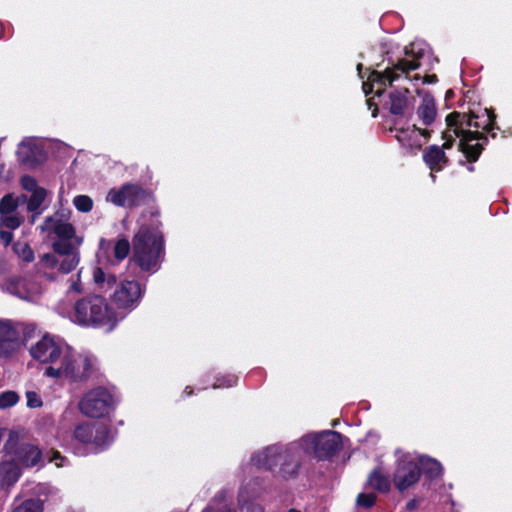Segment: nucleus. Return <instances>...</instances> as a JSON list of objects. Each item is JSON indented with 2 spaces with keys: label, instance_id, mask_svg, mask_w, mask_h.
<instances>
[{
  "label": "nucleus",
  "instance_id": "nucleus-6",
  "mask_svg": "<svg viewBox=\"0 0 512 512\" xmlns=\"http://www.w3.org/2000/svg\"><path fill=\"white\" fill-rule=\"evenodd\" d=\"M406 54H411L412 58L399 61L394 68H387L383 73L375 70L371 71L367 80L363 82L362 87L365 95L374 93L375 96L380 97L386 87L398 78L397 71L405 73L420 67L418 58L423 56L422 48L412 44L410 49L406 51Z\"/></svg>",
  "mask_w": 512,
  "mask_h": 512
},
{
  "label": "nucleus",
  "instance_id": "nucleus-28",
  "mask_svg": "<svg viewBox=\"0 0 512 512\" xmlns=\"http://www.w3.org/2000/svg\"><path fill=\"white\" fill-rule=\"evenodd\" d=\"M418 460L419 467L422 468L429 477L435 478L442 473V466L437 460L426 456H418Z\"/></svg>",
  "mask_w": 512,
  "mask_h": 512
},
{
  "label": "nucleus",
  "instance_id": "nucleus-35",
  "mask_svg": "<svg viewBox=\"0 0 512 512\" xmlns=\"http://www.w3.org/2000/svg\"><path fill=\"white\" fill-rule=\"evenodd\" d=\"M19 401V395L15 391H5L0 394V408L7 409L15 406Z\"/></svg>",
  "mask_w": 512,
  "mask_h": 512
},
{
  "label": "nucleus",
  "instance_id": "nucleus-33",
  "mask_svg": "<svg viewBox=\"0 0 512 512\" xmlns=\"http://www.w3.org/2000/svg\"><path fill=\"white\" fill-rule=\"evenodd\" d=\"M73 204L78 211L83 213H88L93 208V200L87 195H78L74 197Z\"/></svg>",
  "mask_w": 512,
  "mask_h": 512
},
{
  "label": "nucleus",
  "instance_id": "nucleus-4",
  "mask_svg": "<svg viewBox=\"0 0 512 512\" xmlns=\"http://www.w3.org/2000/svg\"><path fill=\"white\" fill-rule=\"evenodd\" d=\"M61 313L73 323L81 326L112 331L121 321L120 315L115 312L102 296L85 297L78 300L71 312Z\"/></svg>",
  "mask_w": 512,
  "mask_h": 512
},
{
  "label": "nucleus",
  "instance_id": "nucleus-3",
  "mask_svg": "<svg viewBox=\"0 0 512 512\" xmlns=\"http://www.w3.org/2000/svg\"><path fill=\"white\" fill-rule=\"evenodd\" d=\"M93 280L100 289H109L115 284L110 301L112 309L122 316L121 321L141 304L146 293V286L140 281L125 278L116 283L113 274H107L99 267L93 270Z\"/></svg>",
  "mask_w": 512,
  "mask_h": 512
},
{
  "label": "nucleus",
  "instance_id": "nucleus-43",
  "mask_svg": "<svg viewBox=\"0 0 512 512\" xmlns=\"http://www.w3.org/2000/svg\"><path fill=\"white\" fill-rule=\"evenodd\" d=\"M69 291H73L77 294L83 292V287L79 279V274L77 275V278L75 280H71V284L69 286Z\"/></svg>",
  "mask_w": 512,
  "mask_h": 512
},
{
  "label": "nucleus",
  "instance_id": "nucleus-50",
  "mask_svg": "<svg viewBox=\"0 0 512 512\" xmlns=\"http://www.w3.org/2000/svg\"><path fill=\"white\" fill-rule=\"evenodd\" d=\"M433 78H435V75H432V78H430L429 82H433Z\"/></svg>",
  "mask_w": 512,
  "mask_h": 512
},
{
  "label": "nucleus",
  "instance_id": "nucleus-12",
  "mask_svg": "<svg viewBox=\"0 0 512 512\" xmlns=\"http://www.w3.org/2000/svg\"><path fill=\"white\" fill-rule=\"evenodd\" d=\"M18 160L29 168H35L47 159L45 141L40 138L27 137L23 139L17 148Z\"/></svg>",
  "mask_w": 512,
  "mask_h": 512
},
{
  "label": "nucleus",
  "instance_id": "nucleus-52",
  "mask_svg": "<svg viewBox=\"0 0 512 512\" xmlns=\"http://www.w3.org/2000/svg\"><path fill=\"white\" fill-rule=\"evenodd\" d=\"M433 78H435V75H432V78H430L429 82H433Z\"/></svg>",
  "mask_w": 512,
  "mask_h": 512
},
{
  "label": "nucleus",
  "instance_id": "nucleus-36",
  "mask_svg": "<svg viewBox=\"0 0 512 512\" xmlns=\"http://www.w3.org/2000/svg\"><path fill=\"white\" fill-rule=\"evenodd\" d=\"M53 250L58 255V257L67 256L69 253H79L71 246V244L63 241L54 242Z\"/></svg>",
  "mask_w": 512,
  "mask_h": 512
},
{
  "label": "nucleus",
  "instance_id": "nucleus-40",
  "mask_svg": "<svg viewBox=\"0 0 512 512\" xmlns=\"http://www.w3.org/2000/svg\"><path fill=\"white\" fill-rule=\"evenodd\" d=\"M222 499V496H219ZM218 496L215 498L214 503L211 504L207 509L203 512H232V510L227 506L226 503L217 504Z\"/></svg>",
  "mask_w": 512,
  "mask_h": 512
},
{
  "label": "nucleus",
  "instance_id": "nucleus-20",
  "mask_svg": "<svg viewBox=\"0 0 512 512\" xmlns=\"http://www.w3.org/2000/svg\"><path fill=\"white\" fill-rule=\"evenodd\" d=\"M436 116L437 110L435 100L431 95L425 94L416 110V119L414 123H418V125L423 128H432L436 121Z\"/></svg>",
  "mask_w": 512,
  "mask_h": 512
},
{
  "label": "nucleus",
  "instance_id": "nucleus-39",
  "mask_svg": "<svg viewBox=\"0 0 512 512\" xmlns=\"http://www.w3.org/2000/svg\"><path fill=\"white\" fill-rule=\"evenodd\" d=\"M26 400L29 408H39L43 404L41 397L34 391L26 392Z\"/></svg>",
  "mask_w": 512,
  "mask_h": 512
},
{
  "label": "nucleus",
  "instance_id": "nucleus-49",
  "mask_svg": "<svg viewBox=\"0 0 512 512\" xmlns=\"http://www.w3.org/2000/svg\"><path fill=\"white\" fill-rule=\"evenodd\" d=\"M288 512H300V511L296 510V509H290Z\"/></svg>",
  "mask_w": 512,
  "mask_h": 512
},
{
  "label": "nucleus",
  "instance_id": "nucleus-18",
  "mask_svg": "<svg viewBox=\"0 0 512 512\" xmlns=\"http://www.w3.org/2000/svg\"><path fill=\"white\" fill-rule=\"evenodd\" d=\"M283 449L284 445L268 446L256 452L251 458V463L257 468L274 471L279 468Z\"/></svg>",
  "mask_w": 512,
  "mask_h": 512
},
{
  "label": "nucleus",
  "instance_id": "nucleus-9",
  "mask_svg": "<svg viewBox=\"0 0 512 512\" xmlns=\"http://www.w3.org/2000/svg\"><path fill=\"white\" fill-rule=\"evenodd\" d=\"M73 439L90 452L108 446L113 441L109 428L102 423L83 422L75 426Z\"/></svg>",
  "mask_w": 512,
  "mask_h": 512
},
{
  "label": "nucleus",
  "instance_id": "nucleus-14",
  "mask_svg": "<svg viewBox=\"0 0 512 512\" xmlns=\"http://www.w3.org/2000/svg\"><path fill=\"white\" fill-rule=\"evenodd\" d=\"M23 345L17 326L8 319H0V358H7Z\"/></svg>",
  "mask_w": 512,
  "mask_h": 512
},
{
  "label": "nucleus",
  "instance_id": "nucleus-2",
  "mask_svg": "<svg viewBox=\"0 0 512 512\" xmlns=\"http://www.w3.org/2000/svg\"><path fill=\"white\" fill-rule=\"evenodd\" d=\"M495 116L488 110L484 109L480 114H460L451 113L446 117L447 129L443 132L444 147H452L456 138H459V150L463 152L470 161H476L481 153L482 144L479 143L483 139V132L465 131L462 128L463 123L468 127L489 131L493 127Z\"/></svg>",
  "mask_w": 512,
  "mask_h": 512
},
{
  "label": "nucleus",
  "instance_id": "nucleus-46",
  "mask_svg": "<svg viewBox=\"0 0 512 512\" xmlns=\"http://www.w3.org/2000/svg\"><path fill=\"white\" fill-rule=\"evenodd\" d=\"M361 68H362V65H361V64H358V66H357V70H358V72H359V75H360V77H361V78H364V76L361 74Z\"/></svg>",
  "mask_w": 512,
  "mask_h": 512
},
{
  "label": "nucleus",
  "instance_id": "nucleus-44",
  "mask_svg": "<svg viewBox=\"0 0 512 512\" xmlns=\"http://www.w3.org/2000/svg\"><path fill=\"white\" fill-rule=\"evenodd\" d=\"M236 381H237V378L235 377H230L226 383H222V382H217L216 384H214V388H219V387H231L233 385L236 384Z\"/></svg>",
  "mask_w": 512,
  "mask_h": 512
},
{
  "label": "nucleus",
  "instance_id": "nucleus-34",
  "mask_svg": "<svg viewBox=\"0 0 512 512\" xmlns=\"http://www.w3.org/2000/svg\"><path fill=\"white\" fill-rule=\"evenodd\" d=\"M21 224V218L16 213L0 215V226L9 230L18 228Z\"/></svg>",
  "mask_w": 512,
  "mask_h": 512
},
{
  "label": "nucleus",
  "instance_id": "nucleus-7",
  "mask_svg": "<svg viewBox=\"0 0 512 512\" xmlns=\"http://www.w3.org/2000/svg\"><path fill=\"white\" fill-rule=\"evenodd\" d=\"M301 440L304 444V453L318 459L332 457L342 446L341 435L331 430L307 434L301 437Z\"/></svg>",
  "mask_w": 512,
  "mask_h": 512
},
{
  "label": "nucleus",
  "instance_id": "nucleus-29",
  "mask_svg": "<svg viewBox=\"0 0 512 512\" xmlns=\"http://www.w3.org/2000/svg\"><path fill=\"white\" fill-rule=\"evenodd\" d=\"M79 260V253H69L67 256L59 257L58 270L62 273H69L76 268Z\"/></svg>",
  "mask_w": 512,
  "mask_h": 512
},
{
  "label": "nucleus",
  "instance_id": "nucleus-42",
  "mask_svg": "<svg viewBox=\"0 0 512 512\" xmlns=\"http://www.w3.org/2000/svg\"><path fill=\"white\" fill-rule=\"evenodd\" d=\"M49 461L55 463L57 467H63L65 466L66 458L62 456L58 451H53Z\"/></svg>",
  "mask_w": 512,
  "mask_h": 512
},
{
  "label": "nucleus",
  "instance_id": "nucleus-17",
  "mask_svg": "<svg viewBox=\"0 0 512 512\" xmlns=\"http://www.w3.org/2000/svg\"><path fill=\"white\" fill-rule=\"evenodd\" d=\"M5 289L26 301H35L42 293L41 285L28 278H11L5 283Z\"/></svg>",
  "mask_w": 512,
  "mask_h": 512
},
{
  "label": "nucleus",
  "instance_id": "nucleus-5",
  "mask_svg": "<svg viewBox=\"0 0 512 512\" xmlns=\"http://www.w3.org/2000/svg\"><path fill=\"white\" fill-rule=\"evenodd\" d=\"M163 253L164 240L159 221L142 223L133 238L132 260L142 271L155 272L163 259Z\"/></svg>",
  "mask_w": 512,
  "mask_h": 512
},
{
  "label": "nucleus",
  "instance_id": "nucleus-21",
  "mask_svg": "<svg viewBox=\"0 0 512 512\" xmlns=\"http://www.w3.org/2000/svg\"><path fill=\"white\" fill-rule=\"evenodd\" d=\"M41 230L49 236L54 234L63 240L71 239L74 236L73 226L60 219L57 215L47 218L41 226Z\"/></svg>",
  "mask_w": 512,
  "mask_h": 512
},
{
  "label": "nucleus",
  "instance_id": "nucleus-1",
  "mask_svg": "<svg viewBox=\"0 0 512 512\" xmlns=\"http://www.w3.org/2000/svg\"><path fill=\"white\" fill-rule=\"evenodd\" d=\"M30 356L46 365L44 375L70 382H82L96 370L97 361L89 353L74 350L65 340L51 334L43 335L29 348Z\"/></svg>",
  "mask_w": 512,
  "mask_h": 512
},
{
  "label": "nucleus",
  "instance_id": "nucleus-19",
  "mask_svg": "<svg viewBox=\"0 0 512 512\" xmlns=\"http://www.w3.org/2000/svg\"><path fill=\"white\" fill-rule=\"evenodd\" d=\"M50 492V488L45 484H37L33 488V496L23 500L18 505H13L9 512H43L44 502Z\"/></svg>",
  "mask_w": 512,
  "mask_h": 512
},
{
  "label": "nucleus",
  "instance_id": "nucleus-8",
  "mask_svg": "<svg viewBox=\"0 0 512 512\" xmlns=\"http://www.w3.org/2000/svg\"><path fill=\"white\" fill-rule=\"evenodd\" d=\"M116 406L114 395L104 387H96L87 391L79 401L80 412L89 418H100L108 415Z\"/></svg>",
  "mask_w": 512,
  "mask_h": 512
},
{
  "label": "nucleus",
  "instance_id": "nucleus-11",
  "mask_svg": "<svg viewBox=\"0 0 512 512\" xmlns=\"http://www.w3.org/2000/svg\"><path fill=\"white\" fill-rule=\"evenodd\" d=\"M420 467L418 456L398 451L396 453V466L393 474L395 487L403 492L418 482Z\"/></svg>",
  "mask_w": 512,
  "mask_h": 512
},
{
  "label": "nucleus",
  "instance_id": "nucleus-37",
  "mask_svg": "<svg viewBox=\"0 0 512 512\" xmlns=\"http://www.w3.org/2000/svg\"><path fill=\"white\" fill-rule=\"evenodd\" d=\"M376 501V495L374 493H360L357 497L356 503L359 507L369 508Z\"/></svg>",
  "mask_w": 512,
  "mask_h": 512
},
{
  "label": "nucleus",
  "instance_id": "nucleus-13",
  "mask_svg": "<svg viewBox=\"0 0 512 512\" xmlns=\"http://www.w3.org/2000/svg\"><path fill=\"white\" fill-rule=\"evenodd\" d=\"M145 191L135 184H125L118 188H112L106 195V201L118 207H135L139 205Z\"/></svg>",
  "mask_w": 512,
  "mask_h": 512
},
{
  "label": "nucleus",
  "instance_id": "nucleus-30",
  "mask_svg": "<svg viewBox=\"0 0 512 512\" xmlns=\"http://www.w3.org/2000/svg\"><path fill=\"white\" fill-rule=\"evenodd\" d=\"M13 251L24 262L30 263L34 260V252L25 242H16L13 245Z\"/></svg>",
  "mask_w": 512,
  "mask_h": 512
},
{
  "label": "nucleus",
  "instance_id": "nucleus-38",
  "mask_svg": "<svg viewBox=\"0 0 512 512\" xmlns=\"http://www.w3.org/2000/svg\"><path fill=\"white\" fill-rule=\"evenodd\" d=\"M59 263V257L54 254L47 253L40 258V264L44 268H56Z\"/></svg>",
  "mask_w": 512,
  "mask_h": 512
},
{
  "label": "nucleus",
  "instance_id": "nucleus-47",
  "mask_svg": "<svg viewBox=\"0 0 512 512\" xmlns=\"http://www.w3.org/2000/svg\"><path fill=\"white\" fill-rule=\"evenodd\" d=\"M75 241H76V243H77L78 245H80V244L82 243V238H80V237H76V238H75Z\"/></svg>",
  "mask_w": 512,
  "mask_h": 512
},
{
  "label": "nucleus",
  "instance_id": "nucleus-32",
  "mask_svg": "<svg viewBox=\"0 0 512 512\" xmlns=\"http://www.w3.org/2000/svg\"><path fill=\"white\" fill-rule=\"evenodd\" d=\"M18 204L19 198H15L11 194L4 196L0 201V215L16 213Z\"/></svg>",
  "mask_w": 512,
  "mask_h": 512
},
{
  "label": "nucleus",
  "instance_id": "nucleus-48",
  "mask_svg": "<svg viewBox=\"0 0 512 512\" xmlns=\"http://www.w3.org/2000/svg\"><path fill=\"white\" fill-rule=\"evenodd\" d=\"M185 393H187L188 395H191L192 394V390L189 387H186Z\"/></svg>",
  "mask_w": 512,
  "mask_h": 512
},
{
  "label": "nucleus",
  "instance_id": "nucleus-10",
  "mask_svg": "<svg viewBox=\"0 0 512 512\" xmlns=\"http://www.w3.org/2000/svg\"><path fill=\"white\" fill-rule=\"evenodd\" d=\"M4 450L13 457L12 461H18L24 468H32L42 462L40 448L29 442H21L16 431L9 432Z\"/></svg>",
  "mask_w": 512,
  "mask_h": 512
},
{
  "label": "nucleus",
  "instance_id": "nucleus-15",
  "mask_svg": "<svg viewBox=\"0 0 512 512\" xmlns=\"http://www.w3.org/2000/svg\"><path fill=\"white\" fill-rule=\"evenodd\" d=\"M432 133L433 128H423L418 123H413L411 126L397 130L396 139L405 147L419 150L428 142Z\"/></svg>",
  "mask_w": 512,
  "mask_h": 512
},
{
  "label": "nucleus",
  "instance_id": "nucleus-31",
  "mask_svg": "<svg viewBox=\"0 0 512 512\" xmlns=\"http://www.w3.org/2000/svg\"><path fill=\"white\" fill-rule=\"evenodd\" d=\"M131 246L129 241L126 238H120L115 243L113 254L117 261L124 260L129 252H130Z\"/></svg>",
  "mask_w": 512,
  "mask_h": 512
},
{
  "label": "nucleus",
  "instance_id": "nucleus-41",
  "mask_svg": "<svg viewBox=\"0 0 512 512\" xmlns=\"http://www.w3.org/2000/svg\"><path fill=\"white\" fill-rule=\"evenodd\" d=\"M0 239L5 246L9 245L13 239L11 230L0 226Z\"/></svg>",
  "mask_w": 512,
  "mask_h": 512
},
{
  "label": "nucleus",
  "instance_id": "nucleus-24",
  "mask_svg": "<svg viewBox=\"0 0 512 512\" xmlns=\"http://www.w3.org/2000/svg\"><path fill=\"white\" fill-rule=\"evenodd\" d=\"M449 148L450 147H447V149ZM444 150H446L444 144L442 145V148L436 145H432L426 150L423 156L424 161L432 171H440L446 166L448 159L445 155Z\"/></svg>",
  "mask_w": 512,
  "mask_h": 512
},
{
  "label": "nucleus",
  "instance_id": "nucleus-27",
  "mask_svg": "<svg viewBox=\"0 0 512 512\" xmlns=\"http://www.w3.org/2000/svg\"><path fill=\"white\" fill-rule=\"evenodd\" d=\"M255 492H248L246 488H241L238 495V502L242 512H264L263 508L252 502Z\"/></svg>",
  "mask_w": 512,
  "mask_h": 512
},
{
  "label": "nucleus",
  "instance_id": "nucleus-22",
  "mask_svg": "<svg viewBox=\"0 0 512 512\" xmlns=\"http://www.w3.org/2000/svg\"><path fill=\"white\" fill-rule=\"evenodd\" d=\"M21 185L24 190L31 193L28 201V210L31 212L37 211L46 198V190L39 187L36 180L27 175L21 178Z\"/></svg>",
  "mask_w": 512,
  "mask_h": 512
},
{
  "label": "nucleus",
  "instance_id": "nucleus-45",
  "mask_svg": "<svg viewBox=\"0 0 512 512\" xmlns=\"http://www.w3.org/2000/svg\"><path fill=\"white\" fill-rule=\"evenodd\" d=\"M367 104L369 106V109H372V107H374L373 111H372V116L376 117L377 116V103L374 102V97L369 98L367 100Z\"/></svg>",
  "mask_w": 512,
  "mask_h": 512
},
{
  "label": "nucleus",
  "instance_id": "nucleus-26",
  "mask_svg": "<svg viewBox=\"0 0 512 512\" xmlns=\"http://www.w3.org/2000/svg\"><path fill=\"white\" fill-rule=\"evenodd\" d=\"M408 89L394 91L390 94V111L393 114H402L408 105Z\"/></svg>",
  "mask_w": 512,
  "mask_h": 512
},
{
  "label": "nucleus",
  "instance_id": "nucleus-25",
  "mask_svg": "<svg viewBox=\"0 0 512 512\" xmlns=\"http://www.w3.org/2000/svg\"><path fill=\"white\" fill-rule=\"evenodd\" d=\"M367 482L370 487L380 492H388L390 489V480L380 468L370 473Z\"/></svg>",
  "mask_w": 512,
  "mask_h": 512
},
{
  "label": "nucleus",
  "instance_id": "nucleus-16",
  "mask_svg": "<svg viewBox=\"0 0 512 512\" xmlns=\"http://www.w3.org/2000/svg\"><path fill=\"white\" fill-rule=\"evenodd\" d=\"M304 453V444L301 438L297 441L284 445L282 457L280 458L279 472L284 476L293 475L297 472Z\"/></svg>",
  "mask_w": 512,
  "mask_h": 512
},
{
  "label": "nucleus",
  "instance_id": "nucleus-51",
  "mask_svg": "<svg viewBox=\"0 0 512 512\" xmlns=\"http://www.w3.org/2000/svg\"><path fill=\"white\" fill-rule=\"evenodd\" d=\"M433 78H435V75H432V78H430L429 82H433Z\"/></svg>",
  "mask_w": 512,
  "mask_h": 512
},
{
  "label": "nucleus",
  "instance_id": "nucleus-23",
  "mask_svg": "<svg viewBox=\"0 0 512 512\" xmlns=\"http://www.w3.org/2000/svg\"><path fill=\"white\" fill-rule=\"evenodd\" d=\"M20 467L11 460L0 462V492H8L21 476Z\"/></svg>",
  "mask_w": 512,
  "mask_h": 512
}]
</instances>
